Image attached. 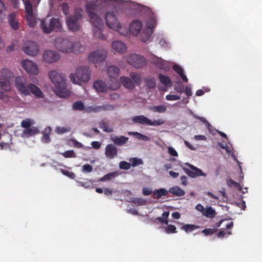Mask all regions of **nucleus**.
Instances as JSON below:
<instances>
[{
    "label": "nucleus",
    "instance_id": "nucleus-1",
    "mask_svg": "<svg viewBox=\"0 0 262 262\" xmlns=\"http://www.w3.org/2000/svg\"><path fill=\"white\" fill-rule=\"evenodd\" d=\"M102 7L98 5V2L89 3L86 5L85 11L88 13L91 24L95 27L94 29L95 35L97 33L99 34L98 37L102 38L103 36L101 33L102 29L103 28V23L99 17L102 11Z\"/></svg>",
    "mask_w": 262,
    "mask_h": 262
},
{
    "label": "nucleus",
    "instance_id": "nucleus-2",
    "mask_svg": "<svg viewBox=\"0 0 262 262\" xmlns=\"http://www.w3.org/2000/svg\"><path fill=\"white\" fill-rule=\"evenodd\" d=\"M15 86L18 91L25 96L31 93L38 98H43V94L41 90L32 83H27L26 78L23 76H18L15 78Z\"/></svg>",
    "mask_w": 262,
    "mask_h": 262
},
{
    "label": "nucleus",
    "instance_id": "nucleus-3",
    "mask_svg": "<svg viewBox=\"0 0 262 262\" xmlns=\"http://www.w3.org/2000/svg\"><path fill=\"white\" fill-rule=\"evenodd\" d=\"M49 76L55 86V92L58 96L64 98L69 95L67 90L66 79L61 73L52 71L49 72Z\"/></svg>",
    "mask_w": 262,
    "mask_h": 262
},
{
    "label": "nucleus",
    "instance_id": "nucleus-4",
    "mask_svg": "<svg viewBox=\"0 0 262 262\" xmlns=\"http://www.w3.org/2000/svg\"><path fill=\"white\" fill-rule=\"evenodd\" d=\"M71 81L74 84L81 85L82 82H88L91 79V71L87 66H81L75 73L70 75Z\"/></svg>",
    "mask_w": 262,
    "mask_h": 262
},
{
    "label": "nucleus",
    "instance_id": "nucleus-5",
    "mask_svg": "<svg viewBox=\"0 0 262 262\" xmlns=\"http://www.w3.org/2000/svg\"><path fill=\"white\" fill-rule=\"evenodd\" d=\"M82 10L78 9L75 11L73 15L67 19L68 26L73 32H77L80 28V22L82 18Z\"/></svg>",
    "mask_w": 262,
    "mask_h": 262
},
{
    "label": "nucleus",
    "instance_id": "nucleus-6",
    "mask_svg": "<svg viewBox=\"0 0 262 262\" xmlns=\"http://www.w3.org/2000/svg\"><path fill=\"white\" fill-rule=\"evenodd\" d=\"M40 26L44 32L49 33L52 31H59L60 28V24L58 19L46 17L41 20Z\"/></svg>",
    "mask_w": 262,
    "mask_h": 262
},
{
    "label": "nucleus",
    "instance_id": "nucleus-7",
    "mask_svg": "<svg viewBox=\"0 0 262 262\" xmlns=\"http://www.w3.org/2000/svg\"><path fill=\"white\" fill-rule=\"evenodd\" d=\"M107 71L110 77V81L112 82V83H109L110 90H117L120 86V83L117 80L120 72L119 69L116 66H111L108 67Z\"/></svg>",
    "mask_w": 262,
    "mask_h": 262
},
{
    "label": "nucleus",
    "instance_id": "nucleus-8",
    "mask_svg": "<svg viewBox=\"0 0 262 262\" xmlns=\"http://www.w3.org/2000/svg\"><path fill=\"white\" fill-rule=\"evenodd\" d=\"M132 121L134 123L150 126L161 125L165 123V121L162 119L151 121L144 115L134 116L132 118Z\"/></svg>",
    "mask_w": 262,
    "mask_h": 262
},
{
    "label": "nucleus",
    "instance_id": "nucleus-9",
    "mask_svg": "<svg viewBox=\"0 0 262 262\" xmlns=\"http://www.w3.org/2000/svg\"><path fill=\"white\" fill-rule=\"evenodd\" d=\"M72 41L68 38H58L55 40V46L57 49L63 53H71Z\"/></svg>",
    "mask_w": 262,
    "mask_h": 262
},
{
    "label": "nucleus",
    "instance_id": "nucleus-10",
    "mask_svg": "<svg viewBox=\"0 0 262 262\" xmlns=\"http://www.w3.org/2000/svg\"><path fill=\"white\" fill-rule=\"evenodd\" d=\"M127 62L136 68H140L146 64V59L138 54H131L127 59Z\"/></svg>",
    "mask_w": 262,
    "mask_h": 262
},
{
    "label": "nucleus",
    "instance_id": "nucleus-11",
    "mask_svg": "<svg viewBox=\"0 0 262 262\" xmlns=\"http://www.w3.org/2000/svg\"><path fill=\"white\" fill-rule=\"evenodd\" d=\"M107 26L115 31H118L121 28L120 23L117 19L116 15L113 12H107L105 16Z\"/></svg>",
    "mask_w": 262,
    "mask_h": 262
},
{
    "label": "nucleus",
    "instance_id": "nucleus-12",
    "mask_svg": "<svg viewBox=\"0 0 262 262\" xmlns=\"http://www.w3.org/2000/svg\"><path fill=\"white\" fill-rule=\"evenodd\" d=\"M23 51L28 55L34 56L38 54L39 48L36 42L28 41L24 43Z\"/></svg>",
    "mask_w": 262,
    "mask_h": 262
},
{
    "label": "nucleus",
    "instance_id": "nucleus-13",
    "mask_svg": "<svg viewBox=\"0 0 262 262\" xmlns=\"http://www.w3.org/2000/svg\"><path fill=\"white\" fill-rule=\"evenodd\" d=\"M107 56L105 50H98L91 52L88 57L89 60L93 63H99L103 61Z\"/></svg>",
    "mask_w": 262,
    "mask_h": 262
},
{
    "label": "nucleus",
    "instance_id": "nucleus-14",
    "mask_svg": "<svg viewBox=\"0 0 262 262\" xmlns=\"http://www.w3.org/2000/svg\"><path fill=\"white\" fill-rule=\"evenodd\" d=\"M186 165L190 167V169L186 167H183V169L185 172L190 177L195 178L199 176H206V174L204 173L201 169L198 168V167L189 163H186Z\"/></svg>",
    "mask_w": 262,
    "mask_h": 262
},
{
    "label": "nucleus",
    "instance_id": "nucleus-15",
    "mask_svg": "<svg viewBox=\"0 0 262 262\" xmlns=\"http://www.w3.org/2000/svg\"><path fill=\"white\" fill-rule=\"evenodd\" d=\"M21 66L25 71L30 75H36L39 70L37 66L33 61L29 60H24L21 62Z\"/></svg>",
    "mask_w": 262,
    "mask_h": 262
},
{
    "label": "nucleus",
    "instance_id": "nucleus-16",
    "mask_svg": "<svg viewBox=\"0 0 262 262\" xmlns=\"http://www.w3.org/2000/svg\"><path fill=\"white\" fill-rule=\"evenodd\" d=\"M157 25V19L156 17L152 14L149 18L147 24V27L145 28L142 33L145 34L146 40L148 39L153 33V29L155 28Z\"/></svg>",
    "mask_w": 262,
    "mask_h": 262
},
{
    "label": "nucleus",
    "instance_id": "nucleus-17",
    "mask_svg": "<svg viewBox=\"0 0 262 262\" xmlns=\"http://www.w3.org/2000/svg\"><path fill=\"white\" fill-rule=\"evenodd\" d=\"M60 58L59 54L56 51L46 50L43 54V61L49 63H54Z\"/></svg>",
    "mask_w": 262,
    "mask_h": 262
},
{
    "label": "nucleus",
    "instance_id": "nucleus-18",
    "mask_svg": "<svg viewBox=\"0 0 262 262\" xmlns=\"http://www.w3.org/2000/svg\"><path fill=\"white\" fill-rule=\"evenodd\" d=\"M108 83H110L108 82ZM93 87L98 93H104L106 92L108 89L110 90L109 85L107 86L102 80H95L93 83Z\"/></svg>",
    "mask_w": 262,
    "mask_h": 262
},
{
    "label": "nucleus",
    "instance_id": "nucleus-19",
    "mask_svg": "<svg viewBox=\"0 0 262 262\" xmlns=\"http://www.w3.org/2000/svg\"><path fill=\"white\" fill-rule=\"evenodd\" d=\"M105 155L110 159H112L117 157L118 150L116 146L113 144H107L105 147Z\"/></svg>",
    "mask_w": 262,
    "mask_h": 262
},
{
    "label": "nucleus",
    "instance_id": "nucleus-20",
    "mask_svg": "<svg viewBox=\"0 0 262 262\" xmlns=\"http://www.w3.org/2000/svg\"><path fill=\"white\" fill-rule=\"evenodd\" d=\"M151 62L160 69L166 70L168 68L167 62L161 58L154 57L151 59Z\"/></svg>",
    "mask_w": 262,
    "mask_h": 262
},
{
    "label": "nucleus",
    "instance_id": "nucleus-21",
    "mask_svg": "<svg viewBox=\"0 0 262 262\" xmlns=\"http://www.w3.org/2000/svg\"><path fill=\"white\" fill-rule=\"evenodd\" d=\"M142 27V25L140 21L135 20L131 23L129 26V31L133 35L137 36L141 31Z\"/></svg>",
    "mask_w": 262,
    "mask_h": 262
},
{
    "label": "nucleus",
    "instance_id": "nucleus-22",
    "mask_svg": "<svg viewBox=\"0 0 262 262\" xmlns=\"http://www.w3.org/2000/svg\"><path fill=\"white\" fill-rule=\"evenodd\" d=\"M111 139L115 145L121 146L126 143L128 140V138L123 136L118 137L116 135H112L111 136Z\"/></svg>",
    "mask_w": 262,
    "mask_h": 262
},
{
    "label": "nucleus",
    "instance_id": "nucleus-23",
    "mask_svg": "<svg viewBox=\"0 0 262 262\" xmlns=\"http://www.w3.org/2000/svg\"><path fill=\"white\" fill-rule=\"evenodd\" d=\"M120 81L123 86L129 90H133L135 87L134 82L129 77L121 76L120 78Z\"/></svg>",
    "mask_w": 262,
    "mask_h": 262
},
{
    "label": "nucleus",
    "instance_id": "nucleus-24",
    "mask_svg": "<svg viewBox=\"0 0 262 262\" xmlns=\"http://www.w3.org/2000/svg\"><path fill=\"white\" fill-rule=\"evenodd\" d=\"M112 48L116 52L124 53L126 50V45L121 41H115L112 43Z\"/></svg>",
    "mask_w": 262,
    "mask_h": 262
},
{
    "label": "nucleus",
    "instance_id": "nucleus-25",
    "mask_svg": "<svg viewBox=\"0 0 262 262\" xmlns=\"http://www.w3.org/2000/svg\"><path fill=\"white\" fill-rule=\"evenodd\" d=\"M8 21L9 24L13 29L16 30L19 28V23L16 19V15L13 12L8 15Z\"/></svg>",
    "mask_w": 262,
    "mask_h": 262
},
{
    "label": "nucleus",
    "instance_id": "nucleus-26",
    "mask_svg": "<svg viewBox=\"0 0 262 262\" xmlns=\"http://www.w3.org/2000/svg\"><path fill=\"white\" fill-rule=\"evenodd\" d=\"M71 52L75 54H80L84 51L85 47L79 41L72 42Z\"/></svg>",
    "mask_w": 262,
    "mask_h": 262
},
{
    "label": "nucleus",
    "instance_id": "nucleus-27",
    "mask_svg": "<svg viewBox=\"0 0 262 262\" xmlns=\"http://www.w3.org/2000/svg\"><path fill=\"white\" fill-rule=\"evenodd\" d=\"M168 192L177 196H182L185 193L183 189L177 186L170 188L168 190Z\"/></svg>",
    "mask_w": 262,
    "mask_h": 262
},
{
    "label": "nucleus",
    "instance_id": "nucleus-28",
    "mask_svg": "<svg viewBox=\"0 0 262 262\" xmlns=\"http://www.w3.org/2000/svg\"><path fill=\"white\" fill-rule=\"evenodd\" d=\"M25 5L26 15L34 13L32 1L33 0H22ZM40 0H39L40 1Z\"/></svg>",
    "mask_w": 262,
    "mask_h": 262
},
{
    "label": "nucleus",
    "instance_id": "nucleus-29",
    "mask_svg": "<svg viewBox=\"0 0 262 262\" xmlns=\"http://www.w3.org/2000/svg\"><path fill=\"white\" fill-rule=\"evenodd\" d=\"M159 78L160 82L163 84L165 87H170L171 86V81L169 77L160 74Z\"/></svg>",
    "mask_w": 262,
    "mask_h": 262
},
{
    "label": "nucleus",
    "instance_id": "nucleus-30",
    "mask_svg": "<svg viewBox=\"0 0 262 262\" xmlns=\"http://www.w3.org/2000/svg\"><path fill=\"white\" fill-rule=\"evenodd\" d=\"M1 78L11 80L14 77V73L8 69H3L1 72Z\"/></svg>",
    "mask_w": 262,
    "mask_h": 262
},
{
    "label": "nucleus",
    "instance_id": "nucleus-31",
    "mask_svg": "<svg viewBox=\"0 0 262 262\" xmlns=\"http://www.w3.org/2000/svg\"><path fill=\"white\" fill-rule=\"evenodd\" d=\"M168 193V191L165 188H160L159 189L155 190L153 194L155 199H159L162 196H165Z\"/></svg>",
    "mask_w": 262,
    "mask_h": 262
},
{
    "label": "nucleus",
    "instance_id": "nucleus-32",
    "mask_svg": "<svg viewBox=\"0 0 262 262\" xmlns=\"http://www.w3.org/2000/svg\"><path fill=\"white\" fill-rule=\"evenodd\" d=\"M119 173L118 171H113L112 172L108 173L105 175H104L102 178L98 179L97 181V182H104L106 181H108L111 180L112 178H115L117 176L119 175Z\"/></svg>",
    "mask_w": 262,
    "mask_h": 262
},
{
    "label": "nucleus",
    "instance_id": "nucleus-33",
    "mask_svg": "<svg viewBox=\"0 0 262 262\" xmlns=\"http://www.w3.org/2000/svg\"><path fill=\"white\" fill-rule=\"evenodd\" d=\"M203 215L208 217L212 218L216 215V212L211 206H207L203 212Z\"/></svg>",
    "mask_w": 262,
    "mask_h": 262
},
{
    "label": "nucleus",
    "instance_id": "nucleus-34",
    "mask_svg": "<svg viewBox=\"0 0 262 262\" xmlns=\"http://www.w3.org/2000/svg\"><path fill=\"white\" fill-rule=\"evenodd\" d=\"M27 23L31 27H34L36 24V16L34 13L26 15Z\"/></svg>",
    "mask_w": 262,
    "mask_h": 262
},
{
    "label": "nucleus",
    "instance_id": "nucleus-35",
    "mask_svg": "<svg viewBox=\"0 0 262 262\" xmlns=\"http://www.w3.org/2000/svg\"><path fill=\"white\" fill-rule=\"evenodd\" d=\"M129 135H134L138 139L144 141H149L150 140V137L148 136L143 135L141 133L136 132H129L128 133Z\"/></svg>",
    "mask_w": 262,
    "mask_h": 262
},
{
    "label": "nucleus",
    "instance_id": "nucleus-36",
    "mask_svg": "<svg viewBox=\"0 0 262 262\" xmlns=\"http://www.w3.org/2000/svg\"><path fill=\"white\" fill-rule=\"evenodd\" d=\"M9 80L0 78V86L5 91H9L11 90V85Z\"/></svg>",
    "mask_w": 262,
    "mask_h": 262
},
{
    "label": "nucleus",
    "instance_id": "nucleus-37",
    "mask_svg": "<svg viewBox=\"0 0 262 262\" xmlns=\"http://www.w3.org/2000/svg\"><path fill=\"white\" fill-rule=\"evenodd\" d=\"M149 110L154 112L163 113L166 112L167 107L164 105H160L158 106H149Z\"/></svg>",
    "mask_w": 262,
    "mask_h": 262
},
{
    "label": "nucleus",
    "instance_id": "nucleus-38",
    "mask_svg": "<svg viewBox=\"0 0 262 262\" xmlns=\"http://www.w3.org/2000/svg\"><path fill=\"white\" fill-rule=\"evenodd\" d=\"M129 75L134 83H136L137 85L140 84L141 82V76L140 74L136 72H131Z\"/></svg>",
    "mask_w": 262,
    "mask_h": 262
},
{
    "label": "nucleus",
    "instance_id": "nucleus-39",
    "mask_svg": "<svg viewBox=\"0 0 262 262\" xmlns=\"http://www.w3.org/2000/svg\"><path fill=\"white\" fill-rule=\"evenodd\" d=\"M181 229L184 230L186 232H191L193 230L199 228V226L193 224H186L181 227Z\"/></svg>",
    "mask_w": 262,
    "mask_h": 262
},
{
    "label": "nucleus",
    "instance_id": "nucleus-40",
    "mask_svg": "<svg viewBox=\"0 0 262 262\" xmlns=\"http://www.w3.org/2000/svg\"><path fill=\"white\" fill-rule=\"evenodd\" d=\"M145 85L149 89H154L156 86V83L153 77H148L145 80Z\"/></svg>",
    "mask_w": 262,
    "mask_h": 262
},
{
    "label": "nucleus",
    "instance_id": "nucleus-41",
    "mask_svg": "<svg viewBox=\"0 0 262 262\" xmlns=\"http://www.w3.org/2000/svg\"><path fill=\"white\" fill-rule=\"evenodd\" d=\"M99 127L100 128L102 129L104 132L110 133H112V132H113V129L111 128H109L108 126H107L106 123L104 121H103V120L99 122Z\"/></svg>",
    "mask_w": 262,
    "mask_h": 262
},
{
    "label": "nucleus",
    "instance_id": "nucleus-42",
    "mask_svg": "<svg viewBox=\"0 0 262 262\" xmlns=\"http://www.w3.org/2000/svg\"><path fill=\"white\" fill-rule=\"evenodd\" d=\"M25 134H28L29 136H32L39 133V130L36 127H29L24 130Z\"/></svg>",
    "mask_w": 262,
    "mask_h": 262
},
{
    "label": "nucleus",
    "instance_id": "nucleus-43",
    "mask_svg": "<svg viewBox=\"0 0 262 262\" xmlns=\"http://www.w3.org/2000/svg\"><path fill=\"white\" fill-rule=\"evenodd\" d=\"M74 110L83 111L84 109V104L81 101H77L73 104Z\"/></svg>",
    "mask_w": 262,
    "mask_h": 262
},
{
    "label": "nucleus",
    "instance_id": "nucleus-44",
    "mask_svg": "<svg viewBox=\"0 0 262 262\" xmlns=\"http://www.w3.org/2000/svg\"><path fill=\"white\" fill-rule=\"evenodd\" d=\"M56 132L58 134H63L71 131V127L57 126L55 129Z\"/></svg>",
    "mask_w": 262,
    "mask_h": 262
},
{
    "label": "nucleus",
    "instance_id": "nucleus-45",
    "mask_svg": "<svg viewBox=\"0 0 262 262\" xmlns=\"http://www.w3.org/2000/svg\"><path fill=\"white\" fill-rule=\"evenodd\" d=\"M184 86L181 81H177L174 85V90L180 93H183L184 91Z\"/></svg>",
    "mask_w": 262,
    "mask_h": 262
},
{
    "label": "nucleus",
    "instance_id": "nucleus-46",
    "mask_svg": "<svg viewBox=\"0 0 262 262\" xmlns=\"http://www.w3.org/2000/svg\"><path fill=\"white\" fill-rule=\"evenodd\" d=\"M131 162V165L133 167H136L138 165H141L143 164V161L141 159L138 158H134L130 160Z\"/></svg>",
    "mask_w": 262,
    "mask_h": 262
},
{
    "label": "nucleus",
    "instance_id": "nucleus-47",
    "mask_svg": "<svg viewBox=\"0 0 262 262\" xmlns=\"http://www.w3.org/2000/svg\"><path fill=\"white\" fill-rule=\"evenodd\" d=\"M165 231L166 233H175L178 231H177V228L174 225H168L167 227L165 228Z\"/></svg>",
    "mask_w": 262,
    "mask_h": 262
},
{
    "label": "nucleus",
    "instance_id": "nucleus-48",
    "mask_svg": "<svg viewBox=\"0 0 262 262\" xmlns=\"http://www.w3.org/2000/svg\"><path fill=\"white\" fill-rule=\"evenodd\" d=\"M216 228H206L202 231V233L205 235H212L217 232Z\"/></svg>",
    "mask_w": 262,
    "mask_h": 262
},
{
    "label": "nucleus",
    "instance_id": "nucleus-49",
    "mask_svg": "<svg viewBox=\"0 0 262 262\" xmlns=\"http://www.w3.org/2000/svg\"><path fill=\"white\" fill-rule=\"evenodd\" d=\"M61 154L66 158L76 157V156L73 150H67L64 152L61 153Z\"/></svg>",
    "mask_w": 262,
    "mask_h": 262
},
{
    "label": "nucleus",
    "instance_id": "nucleus-50",
    "mask_svg": "<svg viewBox=\"0 0 262 262\" xmlns=\"http://www.w3.org/2000/svg\"><path fill=\"white\" fill-rule=\"evenodd\" d=\"M195 118L199 120L201 122L204 123L206 126V127L208 128L209 131L211 132V128L212 127V126L210 125V124L207 121V120L204 117H200V116H195Z\"/></svg>",
    "mask_w": 262,
    "mask_h": 262
},
{
    "label": "nucleus",
    "instance_id": "nucleus-51",
    "mask_svg": "<svg viewBox=\"0 0 262 262\" xmlns=\"http://www.w3.org/2000/svg\"><path fill=\"white\" fill-rule=\"evenodd\" d=\"M101 111H113L114 110V106L112 105L106 104L100 105Z\"/></svg>",
    "mask_w": 262,
    "mask_h": 262
},
{
    "label": "nucleus",
    "instance_id": "nucleus-52",
    "mask_svg": "<svg viewBox=\"0 0 262 262\" xmlns=\"http://www.w3.org/2000/svg\"><path fill=\"white\" fill-rule=\"evenodd\" d=\"M6 7L4 2L0 0V17L6 15Z\"/></svg>",
    "mask_w": 262,
    "mask_h": 262
},
{
    "label": "nucleus",
    "instance_id": "nucleus-53",
    "mask_svg": "<svg viewBox=\"0 0 262 262\" xmlns=\"http://www.w3.org/2000/svg\"><path fill=\"white\" fill-rule=\"evenodd\" d=\"M130 164L126 161H121L119 163V167L120 169L128 170L130 167Z\"/></svg>",
    "mask_w": 262,
    "mask_h": 262
},
{
    "label": "nucleus",
    "instance_id": "nucleus-54",
    "mask_svg": "<svg viewBox=\"0 0 262 262\" xmlns=\"http://www.w3.org/2000/svg\"><path fill=\"white\" fill-rule=\"evenodd\" d=\"M60 171L64 175L69 177L71 179H74L75 175L74 172L62 169H60Z\"/></svg>",
    "mask_w": 262,
    "mask_h": 262
},
{
    "label": "nucleus",
    "instance_id": "nucleus-55",
    "mask_svg": "<svg viewBox=\"0 0 262 262\" xmlns=\"http://www.w3.org/2000/svg\"><path fill=\"white\" fill-rule=\"evenodd\" d=\"M132 202L138 205H144L146 204V201L141 198H134Z\"/></svg>",
    "mask_w": 262,
    "mask_h": 262
},
{
    "label": "nucleus",
    "instance_id": "nucleus-56",
    "mask_svg": "<svg viewBox=\"0 0 262 262\" xmlns=\"http://www.w3.org/2000/svg\"><path fill=\"white\" fill-rule=\"evenodd\" d=\"M79 185L81 186H82L84 188H88L91 187L92 185V181L91 180H87L86 182H79Z\"/></svg>",
    "mask_w": 262,
    "mask_h": 262
},
{
    "label": "nucleus",
    "instance_id": "nucleus-57",
    "mask_svg": "<svg viewBox=\"0 0 262 262\" xmlns=\"http://www.w3.org/2000/svg\"><path fill=\"white\" fill-rule=\"evenodd\" d=\"M93 170V167L92 165L86 164L82 166V171L84 172H90Z\"/></svg>",
    "mask_w": 262,
    "mask_h": 262
},
{
    "label": "nucleus",
    "instance_id": "nucleus-58",
    "mask_svg": "<svg viewBox=\"0 0 262 262\" xmlns=\"http://www.w3.org/2000/svg\"><path fill=\"white\" fill-rule=\"evenodd\" d=\"M181 97L176 95H167L166 96V99L167 100H177L180 99Z\"/></svg>",
    "mask_w": 262,
    "mask_h": 262
},
{
    "label": "nucleus",
    "instance_id": "nucleus-59",
    "mask_svg": "<svg viewBox=\"0 0 262 262\" xmlns=\"http://www.w3.org/2000/svg\"><path fill=\"white\" fill-rule=\"evenodd\" d=\"M172 68L179 75L183 72V69L178 64H174Z\"/></svg>",
    "mask_w": 262,
    "mask_h": 262
},
{
    "label": "nucleus",
    "instance_id": "nucleus-60",
    "mask_svg": "<svg viewBox=\"0 0 262 262\" xmlns=\"http://www.w3.org/2000/svg\"><path fill=\"white\" fill-rule=\"evenodd\" d=\"M21 125L23 127L27 129L31 126V122L29 120H23L21 122Z\"/></svg>",
    "mask_w": 262,
    "mask_h": 262
},
{
    "label": "nucleus",
    "instance_id": "nucleus-61",
    "mask_svg": "<svg viewBox=\"0 0 262 262\" xmlns=\"http://www.w3.org/2000/svg\"><path fill=\"white\" fill-rule=\"evenodd\" d=\"M69 5L67 3H64L62 5V10L64 14L67 15L69 13Z\"/></svg>",
    "mask_w": 262,
    "mask_h": 262
},
{
    "label": "nucleus",
    "instance_id": "nucleus-62",
    "mask_svg": "<svg viewBox=\"0 0 262 262\" xmlns=\"http://www.w3.org/2000/svg\"><path fill=\"white\" fill-rule=\"evenodd\" d=\"M184 92H185L188 98H189L192 94L191 89L188 86L185 87Z\"/></svg>",
    "mask_w": 262,
    "mask_h": 262
},
{
    "label": "nucleus",
    "instance_id": "nucleus-63",
    "mask_svg": "<svg viewBox=\"0 0 262 262\" xmlns=\"http://www.w3.org/2000/svg\"><path fill=\"white\" fill-rule=\"evenodd\" d=\"M168 153L172 156L177 157L178 156V154L177 151L172 147H168Z\"/></svg>",
    "mask_w": 262,
    "mask_h": 262
},
{
    "label": "nucleus",
    "instance_id": "nucleus-64",
    "mask_svg": "<svg viewBox=\"0 0 262 262\" xmlns=\"http://www.w3.org/2000/svg\"><path fill=\"white\" fill-rule=\"evenodd\" d=\"M71 141L72 142L73 145L75 147L79 148H82L83 147L82 144L80 142L77 141L75 139H72Z\"/></svg>",
    "mask_w": 262,
    "mask_h": 262
}]
</instances>
